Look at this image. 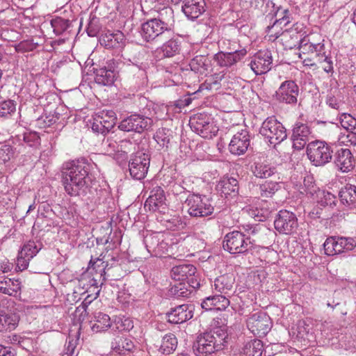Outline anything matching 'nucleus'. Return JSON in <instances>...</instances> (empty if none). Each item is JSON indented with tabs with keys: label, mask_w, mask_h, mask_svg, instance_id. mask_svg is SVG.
<instances>
[{
	"label": "nucleus",
	"mask_w": 356,
	"mask_h": 356,
	"mask_svg": "<svg viewBox=\"0 0 356 356\" xmlns=\"http://www.w3.org/2000/svg\"><path fill=\"white\" fill-rule=\"evenodd\" d=\"M89 163L81 158L65 163L62 184L65 191L71 197L85 195L89 187Z\"/></svg>",
	"instance_id": "f257e3e1"
},
{
	"label": "nucleus",
	"mask_w": 356,
	"mask_h": 356,
	"mask_svg": "<svg viewBox=\"0 0 356 356\" xmlns=\"http://www.w3.org/2000/svg\"><path fill=\"white\" fill-rule=\"evenodd\" d=\"M253 242L250 236L236 230L225 236L222 247L230 254H245L253 248Z\"/></svg>",
	"instance_id": "f03ea898"
},
{
	"label": "nucleus",
	"mask_w": 356,
	"mask_h": 356,
	"mask_svg": "<svg viewBox=\"0 0 356 356\" xmlns=\"http://www.w3.org/2000/svg\"><path fill=\"white\" fill-rule=\"evenodd\" d=\"M185 204L188 207V214L192 217H207L211 215L214 211L211 198L203 195L189 194Z\"/></svg>",
	"instance_id": "7ed1b4c3"
},
{
	"label": "nucleus",
	"mask_w": 356,
	"mask_h": 356,
	"mask_svg": "<svg viewBox=\"0 0 356 356\" xmlns=\"http://www.w3.org/2000/svg\"><path fill=\"white\" fill-rule=\"evenodd\" d=\"M333 150L325 141L314 140L307 146V155L311 163L316 166H322L329 163L332 158Z\"/></svg>",
	"instance_id": "20e7f679"
},
{
	"label": "nucleus",
	"mask_w": 356,
	"mask_h": 356,
	"mask_svg": "<svg viewBox=\"0 0 356 356\" xmlns=\"http://www.w3.org/2000/svg\"><path fill=\"white\" fill-rule=\"evenodd\" d=\"M189 125L194 132L204 138H212L218 131L213 118L207 113H197L191 117Z\"/></svg>",
	"instance_id": "39448f33"
},
{
	"label": "nucleus",
	"mask_w": 356,
	"mask_h": 356,
	"mask_svg": "<svg viewBox=\"0 0 356 356\" xmlns=\"http://www.w3.org/2000/svg\"><path fill=\"white\" fill-rule=\"evenodd\" d=\"M259 133L268 140L270 144H280L287 137L286 129L275 116L267 118L262 123Z\"/></svg>",
	"instance_id": "423d86ee"
},
{
	"label": "nucleus",
	"mask_w": 356,
	"mask_h": 356,
	"mask_svg": "<svg viewBox=\"0 0 356 356\" xmlns=\"http://www.w3.org/2000/svg\"><path fill=\"white\" fill-rule=\"evenodd\" d=\"M255 6L259 7L260 4L261 12L266 15V20L273 22H279L280 21H286L291 22L293 20L291 13L288 9L282 8H275V3L270 0H254Z\"/></svg>",
	"instance_id": "0eeeda50"
},
{
	"label": "nucleus",
	"mask_w": 356,
	"mask_h": 356,
	"mask_svg": "<svg viewBox=\"0 0 356 356\" xmlns=\"http://www.w3.org/2000/svg\"><path fill=\"white\" fill-rule=\"evenodd\" d=\"M153 120L148 117L138 113L131 114L122 119L118 129L126 132L142 133L152 126Z\"/></svg>",
	"instance_id": "6e6552de"
},
{
	"label": "nucleus",
	"mask_w": 356,
	"mask_h": 356,
	"mask_svg": "<svg viewBox=\"0 0 356 356\" xmlns=\"http://www.w3.org/2000/svg\"><path fill=\"white\" fill-rule=\"evenodd\" d=\"M299 95L300 88L296 81L286 80L276 90L274 98L279 103L295 106L298 103Z\"/></svg>",
	"instance_id": "1a4fd4ad"
},
{
	"label": "nucleus",
	"mask_w": 356,
	"mask_h": 356,
	"mask_svg": "<svg viewBox=\"0 0 356 356\" xmlns=\"http://www.w3.org/2000/svg\"><path fill=\"white\" fill-rule=\"evenodd\" d=\"M150 157L148 154L137 152L133 155L129 162L130 176L136 180L143 179L149 168Z\"/></svg>",
	"instance_id": "9d476101"
},
{
	"label": "nucleus",
	"mask_w": 356,
	"mask_h": 356,
	"mask_svg": "<svg viewBox=\"0 0 356 356\" xmlns=\"http://www.w3.org/2000/svg\"><path fill=\"white\" fill-rule=\"evenodd\" d=\"M323 247L326 254L334 255L353 250L356 242L353 238L330 236L325 240Z\"/></svg>",
	"instance_id": "9b49d317"
},
{
	"label": "nucleus",
	"mask_w": 356,
	"mask_h": 356,
	"mask_svg": "<svg viewBox=\"0 0 356 356\" xmlns=\"http://www.w3.org/2000/svg\"><path fill=\"white\" fill-rule=\"evenodd\" d=\"M248 330L255 336H265L271 329L270 317L264 312H257L248 317L246 321Z\"/></svg>",
	"instance_id": "f8f14e48"
},
{
	"label": "nucleus",
	"mask_w": 356,
	"mask_h": 356,
	"mask_svg": "<svg viewBox=\"0 0 356 356\" xmlns=\"http://www.w3.org/2000/svg\"><path fill=\"white\" fill-rule=\"evenodd\" d=\"M274 226L280 234H291L298 227V219L293 213L287 210H281L275 217Z\"/></svg>",
	"instance_id": "ddd939ff"
},
{
	"label": "nucleus",
	"mask_w": 356,
	"mask_h": 356,
	"mask_svg": "<svg viewBox=\"0 0 356 356\" xmlns=\"http://www.w3.org/2000/svg\"><path fill=\"white\" fill-rule=\"evenodd\" d=\"M273 56L268 49L260 50L252 58L250 63L251 70L257 75L268 72L272 67Z\"/></svg>",
	"instance_id": "4468645a"
},
{
	"label": "nucleus",
	"mask_w": 356,
	"mask_h": 356,
	"mask_svg": "<svg viewBox=\"0 0 356 356\" xmlns=\"http://www.w3.org/2000/svg\"><path fill=\"white\" fill-rule=\"evenodd\" d=\"M250 144V136L247 130H241L233 136L229 144V151L232 154H244Z\"/></svg>",
	"instance_id": "2eb2a0df"
},
{
	"label": "nucleus",
	"mask_w": 356,
	"mask_h": 356,
	"mask_svg": "<svg viewBox=\"0 0 356 356\" xmlns=\"http://www.w3.org/2000/svg\"><path fill=\"white\" fill-rule=\"evenodd\" d=\"M193 349L197 355L207 356L215 351L219 350L213 341L211 334L204 332L200 334L193 345Z\"/></svg>",
	"instance_id": "dca6fc26"
},
{
	"label": "nucleus",
	"mask_w": 356,
	"mask_h": 356,
	"mask_svg": "<svg viewBox=\"0 0 356 356\" xmlns=\"http://www.w3.org/2000/svg\"><path fill=\"white\" fill-rule=\"evenodd\" d=\"M232 50V49H230ZM233 51H219L214 56V60L220 67H229L241 60L247 54L245 49H234Z\"/></svg>",
	"instance_id": "f3484780"
},
{
	"label": "nucleus",
	"mask_w": 356,
	"mask_h": 356,
	"mask_svg": "<svg viewBox=\"0 0 356 356\" xmlns=\"http://www.w3.org/2000/svg\"><path fill=\"white\" fill-rule=\"evenodd\" d=\"M312 131L307 124L296 122L293 129L291 139L295 149H301L309 142Z\"/></svg>",
	"instance_id": "a211bd4d"
},
{
	"label": "nucleus",
	"mask_w": 356,
	"mask_h": 356,
	"mask_svg": "<svg viewBox=\"0 0 356 356\" xmlns=\"http://www.w3.org/2000/svg\"><path fill=\"white\" fill-rule=\"evenodd\" d=\"M168 322L173 324L183 323L193 318L192 306L188 304L179 305L167 314Z\"/></svg>",
	"instance_id": "6ab92c4d"
},
{
	"label": "nucleus",
	"mask_w": 356,
	"mask_h": 356,
	"mask_svg": "<svg viewBox=\"0 0 356 356\" xmlns=\"http://www.w3.org/2000/svg\"><path fill=\"white\" fill-rule=\"evenodd\" d=\"M19 315L14 309H0V332H10L18 325Z\"/></svg>",
	"instance_id": "aec40b11"
},
{
	"label": "nucleus",
	"mask_w": 356,
	"mask_h": 356,
	"mask_svg": "<svg viewBox=\"0 0 356 356\" xmlns=\"http://www.w3.org/2000/svg\"><path fill=\"white\" fill-rule=\"evenodd\" d=\"M334 162L341 171L346 172L353 168L355 160L349 149L341 148L337 151Z\"/></svg>",
	"instance_id": "412c9836"
},
{
	"label": "nucleus",
	"mask_w": 356,
	"mask_h": 356,
	"mask_svg": "<svg viewBox=\"0 0 356 356\" xmlns=\"http://www.w3.org/2000/svg\"><path fill=\"white\" fill-rule=\"evenodd\" d=\"M165 196L161 186H156L150 191V195L147 199L145 207L152 211H161L164 209Z\"/></svg>",
	"instance_id": "4be33fe9"
},
{
	"label": "nucleus",
	"mask_w": 356,
	"mask_h": 356,
	"mask_svg": "<svg viewBox=\"0 0 356 356\" xmlns=\"http://www.w3.org/2000/svg\"><path fill=\"white\" fill-rule=\"evenodd\" d=\"M136 349L134 342L128 337L118 336L111 342L113 353L127 356L132 353Z\"/></svg>",
	"instance_id": "5701e85b"
},
{
	"label": "nucleus",
	"mask_w": 356,
	"mask_h": 356,
	"mask_svg": "<svg viewBox=\"0 0 356 356\" xmlns=\"http://www.w3.org/2000/svg\"><path fill=\"white\" fill-rule=\"evenodd\" d=\"M217 189L226 198L235 197L238 194V181L232 177H224L218 182Z\"/></svg>",
	"instance_id": "b1692460"
},
{
	"label": "nucleus",
	"mask_w": 356,
	"mask_h": 356,
	"mask_svg": "<svg viewBox=\"0 0 356 356\" xmlns=\"http://www.w3.org/2000/svg\"><path fill=\"white\" fill-rule=\"evenodd\" d=\"M229 300L222 295L210 296L205 298L201 306L205 310H225L229 305Z\"/></svg>",
	"instance_id": "393cba45"
},
{
	"label": "nucleus",
	"mask_w": 356,
	"mask_h": 356,
	"mask_svg": "<svg viewBox=\"0 0 356 356\" xmlns=\"http://www.w3.org/2000/svg\"><path fill=\"white\" fill-rule=\"evenodd\" d=\"M204 0H185L182 10L188 19L194 20L204 12Z\"/></svg>",
	"instance_id": "a878e982"
},
{
	"label": "nucleus",
	"mask_w": 356,
	"mask_h": 356,
	"mask_svg": "<svg viewBox=\"0 0 356 356\" xmlns=\"http://www.w3.org/2000/svg\"><path fill=\"white\" fill-rule=\"evenodd\" d=\"M164 24H141L140 34L142 37L149 41L154 40L159 35L170 32L171 28L164 27Z\"/></svg>",
	"instance_id": "bb28decb"
},
{
	"label": "nucleus",
	"mask_w": 356,
	"mask_h": 356,
	"mask_svg": "<svg viewBox=\"0 0 356 356\" xmlns=\"http://www.w3.org/2000/svg\"><path fill=\"white\" fill-rule=\"evenodd\" d=\"M324 49L323 43L318 42L314 44L311 42L309 36L304 37L300 40L299 49L300 51V56L302 54H315L316 56L320 57L321 55L325 54Z\"/></svg>",
	"instance_id": "cd10ccee"
},
{
	"label": "nucleus",
	"mask_w": 356,
	"mask_h": 356,
	"mask_svg": "<svg viewBox=\"0 0 356 356\" xmlns=\"http://www.w3.org/2000/svg\"><path fill=\"white\" fill-rule=\"evenodd\" d=\"M196 273V268L191 264H183L172 268L171 277L176 281H185L193 279L192 276Z\"/></svg>",
	"instance_id": "c85d7f7f"
},
{
	"label": "nucleus",
	"mask_w": 356,
	"mask_h": 356,
	"mask_svg": "<svg viewBox=\"0 0 356 356\" xmlns=\"http://www.w3.org/2000/svg\"><path fill=\"white\" fill-rule=\"evenodd\" d=\"M341 203L350 208H356V186L346 184L339 192Z\"/></svg>",
	"instance_id": "c756f323"
},
{
	"label": "nucleus",
	"mask_w": 356,
	"mask_h": 356,
	"mask_svg": "<svg viewBox=\"0 0 356 356\" xmlns=\"http://www.w3.org/2000/svg\"><path fill=\"white\" fill-rule=\"evenodd\" d=\"M235 278L232 274H225L218 277L215 281L214 289L220 293L228 294L233 290Z\"/></svg>",
	"instance_id": "7c9ffc66"
},
{
	"label": "nucleus",
	"mask_w": 356,
	"mask_h": 356,
	"mask_svg": "<svg viewBox=\"0 0 356 356\" xmlns=\"http://www.w3.org/2000/svg\"><path fill=\"white\" fill-rule=\"evenodd\" d=\"M253 175L259 179H267L277 173L275 166L267 162H255L252 166Z\"/></svg>",
	"instance_id": "2f4dec72"
},
{
	"label": "nucleus",
	"mask_w": 356,
	"mask_h": 356,
	"mask_svg": "<svg viewBox=\"0 0 356 356\" xmlns=\"http://www.w3.org/2000/svg\"><path fill=\"white\" fill-rule=\"evenodd\" d=\"M144 244L147 250L152 254L157 256L159 254L163 248L166 245V243L162 240L160 241L158 234H147L144 237Z\"/></svg>",
	"instance_id": "473e14b6"
},
{
	"label": "nucleus",
	"mask_w": 356,
	"mask_h": 356,
	"mask_svg": "<svg viewBox=\"0 0 356 356\" xmlns=\"http://www.w3.org/2000/svg\"><path fill=\"white\" fill-rule=\"evenodd\" d=\"M136 146L137 144L130 140H120L118 141V152L115 160L118 162L126 161L129 154L136 150Z\"/></svg>",
	"instance_id": "72a5a7b5"
},
{
	"label": "nucleus",
	"mask_w": 356,
	"mask_h": 356,
	"mask_svg": "<svg viewBox=\"0 0 356 356\" xmlns=\"http://www.w3.org/2000/svg\"><path fill=\"white\" fill-rule=\"evenodd\" d=\"M115 73L111 68L106 67L96 70L95 82L103 86H111L115 81Z\"/></svg>",
	"instance_id": "f704fd0d"
},
{
	"label": "nucleus",
	"mask_w": 356,
	"mask_h": 356,
	"mask_svg": "<svg viewBox=\"0 0 356 356\" xmlns=\"http://www.w3.org/2000/svg\"><path fill=\"white\" fill-rule=\"evenodd\" d=\"M108 327L113 329V325L111 322L108 315L99 312L95 314L94 323L91 328L93 332H100L107 330Z\"/></svg>",
	"instance_id": "c9c22d12"
},
{
	"label": "nucleus",
	"mask_w": 356,
	"mask_h": 356,
	"mask_svg": "<svg viewBox=\"0 0 356 356\" xmlns=\"http://www.w3.org/2000/svg\"><path fill=\"white\" fill-rule=\"evenodd\" d=\"M123 38V34L121 32L113 33L110 31L102 34L99 38L100 44L105 46L107 49L118 48L120 46V41Z\"/></svg>",
	"instance_id": "e433bc0d"
},
{
	"label": "nucleus",
	"mask_w": 356,
	"mask_h": 356,
	"mask_svg": "<svg viewBox=\"0 0 356 356\" xmlns=\"http://www.w3.org/2000/svg\"><path fill=\"white\" fill-rule=\"evenodd\" d=\"M177 346V339L175 335L172 333H168L163 337L159 350L162 354L169 355L176 350Z\"/></svg>",
	"instance_id": "4c0bfd02"
},
{
	"label": "nucleus",
	"mask_w": 356,
	"mask_h": 356,
	"mask_svg": "<svg viewBox=\"0 0 356 356\" xmlns=\"http://www.w3.org/2000/svg\"><path fill=\"white\" fill-rule=\"evenodd\" d=\"M179 42L175 40H170L157 49V53L161 55V58L172 57L179 54Z\"/></svg>",
	"instance_id": "58836bf2"
},
{
	"label": "nucleus",
	"mask_w": 356,
	"mask_h": 356,
	"mask_svg": "<svg viewBox=\"0 0 356 356\" xmlns=\"http://www.w3.org/2000/svg\"><path fill=\"white\" fill-rule=\"evenodd\" d=\"M20 282L10 278L0 280V292L8 296H15L20 290Z\"/></svg>",
	"instance_id": "ea45409f"
},
{
	"label": "nucleus",
	"mask_w": 356,
	"mask_h": 356,
	"mask_svg": "<svg viewBox=\"0 0 356 356\" xmlns=\"http://www.w3.org/2000/svg\"><path fill=\"white\" fill-rule=\"evenodd\" d=\"M207 333L211 334L213 337L217 349L221 350L228 337L227 327L225 325L213 327Z\"/></svg>",
	"instance_id": "a19ab883"
},
{
	"label": "nucleus",
	"mask_w": 356,
	"mask_h": 356,
	"mask_svg": "<svg viewBox=\"0 0 356 356\" xmlns=\"http://www.w3.org/2000/svg\"><path fill=\"white\" fill-rule=\"evenodd\" d=\"M263 343L261 341L254 339L247 343L243 348V356H261Z\"/></svg>",
	"instance_id": "79ce46f5"
},
{
	"label": "nucleus",
	"mask_w": 356,
	"mask_h": 356,
	"mask_svg": "<svg viewBox=\"0 0 356 356\" xmlns=\"http://www.w3.org/2000/svg\"><path fill=\"white\" fill-rule=\"evenodd\" d=\"M118 141L113 137L104 138L100 145L102 152L109 156H113L115 159L118 152Z\"/></svg>",
	"instance_id": "37998d69"
},
{
	"label": "nucleus",
	"mask_w": 356,
	"mask_h": 356,
	"mask_svg": "<svg viewBox=\"0 0 356 356\" xmlns=\"http://www.w3.org/2000/svg\"><path fill=\"white\" fill-rule=\"evenodd\" d=\"M183 69L179 64L170 65L165 68V76L170 80L174 84L179 85L183 81L181 75Z\"/></svg>",
	"instance_id": "c03bdc74"
},
{
	"label": "nucleus",
	"mask_w": 356,
	"mask_h": 356,
	"mask_svg": "<svg viewBox=\"0 0 356 356\" xmlns=\"http://www.w3.org/2000/svg\"><path fill=\"white\" fill-rule=\"evenodd\" d=\"M17 104L11 99L4 100L0 102V118L7 119L10 118L16 111Z\"/></svg>",
	"instance_id": "a18cd8bd"
},
{
	"label": "nucleus",
	"mask_w": 356,
	"mask_h": 356,
	"mask_svg": "<svg viewBox=\"0 0 356 356\" xmlns=\"http://www.w3.org/2000/svg\"><path fill=\"white\" fill-rule=\"evenodd\" d=\"M206 61L207 58L204 56H196L189 63L191 70L195 73L204 74L207 71Z\"/></svg>",
	"instance_id": "49530a36"
},
{
	"label": "nucleus",
	"mask_w": 356,
	"mask_h": 356,
	"mask_svg": "<svg viewBox=\"0 0 356 356\" xmlns=\"http://www.w3.org/2000/svg\"><path fill=\"white\" fill-rule=\"evenodd\" d=\"M259 193L261 197H272L280 188V184L276 181H265L259 186Z\"/></svg>",
	"instance_id": "de8ad7c7"
},
{
	"label": "nucleus",
	"mask_w": 356,
	"mask_h": 356,
	"mask_svg": "<svg viewBox=\"0 0 356 356\" xmlns=\"http://www.w3.org/2000/svg\"><path fill=\"white\" fill-rule=\"evenodd\" d=\"M41 245L40 243H36L34 241H29L22 246L19 252L31 259L41 249Z\"/></svg>",
	"instance_id": "09e8293b"
},
{
	"label": "nucleus",
	"mask_w": 356,
	"mask_h": 356,
	"mask_svg": "<svg viewBox=\"0 0 356 356\" xmlns=\"http://www.w3.org/2000/svg\"><path fill=\"white\" fill-rule=\"evenodd\" d=\"M341 127L356 135V118L348 113H342L339 117Z\"/></svg>",
	"instance_id": "8fccbe9b"
},
{
	"label": "nucleus",
	"mask_w": 356,
	"mask_h": 356,
	"mask_svg": "<svg viewBox=\"0 0 356 356\" xmlns=\"http://www.w3.org/2000/svg\"><path fill=\"white\" fill-rule=\"evenodd\" d=\"M256 212L257 213H254V217L257 218V220H265L270 216L272 212L270 203L267 201H261L256 207Z\"/></svg>",
	"instance_id": "3c124183"
},
{
	"label": "nucleus",
	"mask_w": 356,
	"mask_h": 356,
	"mask_svg": "<svg viewBox=\"0 0 356 356\" xmlns=\"http://www.w3.org/2000/svg\"><path fill=\"white\" fill-rule=\"evenodd\" d=\"M170 132V130L166 128L159 129L154 138L160 146L167 147L171 139Z\"/></svg>",
	"instance_id": "603ef678"
},
{
	"label": "nucleus",
	"mask_w": 356,
	"mask_h": 356,
	"mask_svg": "<svg viewBox=\"0 0 356 356\" xmlns=\"http://www.w3.org/2000/svg\"><path fill=\"white\" fill-rule=\"evenodd\" d=\"M99 290H98L95 294H89L88 295L84 300L82 302L81 305L76 307L75 310V313H80L79 320L82 318V320H84L85 316L87 315L86 309L88 305L95 300L99 296Z\"/></svg>",
	"instance_id": "864d4df0"
},
{
	"label": "nucleus",
	"mask_w": 356,
	"mask_h": 356,
	"mask_svg": "<svg viewBox=\"0 0 356 356\" xmlns=\"http://www.w3.org/2000/svg\"><path fill=\"white\" fill-rule=\"evenodd\" d=\"M312 330V321L310 318L302 319L298 321L297 324L298 336L300 338H305Z\"/></svg>",
	"instance_id": "5fc2aeb1"
},
{
	"label": "nucleus",
	"mask_w": 356,
	"mask_h": 356,
	"mask_svg": "<svg viewBox=\"0 0 356 356\" xmlns=\"http://www.w3.org/2000/svg\"><path fill=\"white\" fill-rule=\"evenodd\" d=\"M38 47V42L33 39L24 40L17 44L15 47L16 51L26 53L35 50Z\"/></svg>",
	"instance_id": "6e6d98bb"
},
{
	"label": "nucleus",
	"mask_w": 356,
	"mask_h": 356,
	"mask_svg": "<svg viewBox=\"0 0 356 356\" xmlns=\"http://www.w3.org/2000/svg\"><path fill=\"white\" fill-rule=\"evenodd\" d=\"M97 116H102V120L103 121V126L108 133L110 130L113 127L115 124V113L113 111H107L106 113L103 111L101 115Z\"/></svg>",
	"instance_id": "4d7b16f0"
},
{
	"label": "nucleus",
	"mask_w": 356,
	"mask_h": 356,
	"mask_svg": "<svg viewBox=\"0 0 356 356\" xmlns=\"http://www.w3.org/2000/svg\"><path fill=\"white\" fill-rule=\"evenodd\" d=\"M337 201V198L334 194L328 191H322L319 197L318 203L323 207L329 206L332 207L336 206Z\"/></svg>",
	"instance_id": "13d9d810"
},
{
	"label": "nucleus",
	"mask_w": 356,
	"mask_h": 356,
	"mask_svg": "<svg viewBox=\"0 0 356 356\" xmlns=\"http://www.w3.org/2000/svg\"><path fill=\"white\" fill-rule=\"evenodd\" d=\"M113 325V330H118L119 331H129L134 327L133 321L129 318H118L115 320Z\"/></svg>",
	"instance_id": "bf43d9fd"
},
{
	"label": "nucleus",
	"mask_w": 356,
	"mask_h": 356,
	"mask_svg": "<svg viewBox=\"0 0 356 356\" xmlns=\"http://www.w3.org/2000/svg\"><path fill=\"white\" fill-rule=\"evenodd\" d=\"M23 140L30 147H38L40 145V138L38 133L29 131L24 134Z\"/></svg>",
	"instance_id": "052dcab7"
},
{
	"label": "nucleus",
	"mask_w": 356,
	"mask_h": 356,
	"mask_svg": "<svg viewBox=\"0 0 356 356\" xmlns=\"http://www.w3.org/2000/svg\"><path fill=\"white\" fill-rule=\"evenodd\" d=\"M14 155L13 148L8 145L0 147V164H5L9 161Z\"/></svg>",
	"instance_id": "680f3d73"
},
{
	"label": "nucleus",
	"mask_w": 356,
	"mask_h": 356,
	"mask_svg": "<svg viewBox=\"0 0 356 356\" xmlns=\"http://www.w3.org/2000/svg\"><path fill=\"white\" fill-rule=\"evenodd\" d=\"M59 119V114L54 113V114H49L48 115H42L38 119L40 124H42V121L44 124V127H49L51 124L56 123Z\"/></svg>",
	"instance_id": "e2e57ef3"
},
{
	"label": "nucleus",
	"mask_w": 356,
	"mask_h": 356,
	"mask_svg": "<svg viewBox=\"0 0 356 356\" xmlns=\"http://www.w3.org/2000/svg\"><path fill=\"white\" fill-rule=\"evenodd\" d=\"M170 293L177 298L185 297L188 295V291L184 286V284L181 282H180L172 286V288L170 289Z\"/></svg>",
	"instance_id": "0e129e2a"
},
{
	"label": "nucleus",
	"mask_w": 356,
	"mask_h": 356,
	"mask_svg": "<svg viewBox=\"0 0 356 356\" xmlns=\"http://www.w3.org/2000/svg\"><path fill=\"white\" fill-rule=\"evenodd\" d=\"M219 82L217 80V77H214L213 76H209L205 81L202 83L199 87V91H202L204 90H211L213 86H218Z\"/></svg>",
	"instance_id": "69168bd1"
},
{
	"label": "nucleus",
	"mask_w": 356,
	"mask_h": 356,
	"mask_svg": "<svg viewBox=\"0 0 356 356\" xmlns=\"http://www.w3.org/2000/svg\"><path fill=\"white\" fill-rule=\"evenodd\" d=\"M30 260L31 259L25 257L24 254L19 252L16 262V269L19 271H22L26 269L29 266Z\"/></svg>",
	"instance_id": "338daca9"
},
{
	"label": "nucleus",
	"mask_w": 356,
	"mask_h": 356,
	"mask_svg": "<svg viewBox=\"0 0 356 356\" xmlns=\"http://www.w3.org/2000/svg\"><path fill=\"white\" fill-rule=\"evenodd\" d=\"M92 129L94 132L100 133L104 135L108 133L103 126L102 116H96L94 118L93 122L92 124Z\"/></svg>",
	"instance_id": "774afa93"
}]
</instances>
